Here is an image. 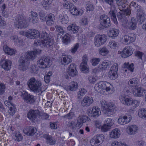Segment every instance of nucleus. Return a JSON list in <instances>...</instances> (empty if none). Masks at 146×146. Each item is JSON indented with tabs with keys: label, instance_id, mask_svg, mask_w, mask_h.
Listing matches in <instances>:
<instances>
[{
	"label": "nucleus",
	"instance_id": "obj_32",
	"mask_svg": "<svg viewBox=\"0 0 146 146\" xmlns=\"http://www.w3.org/2000/svg\"><path fill=\"white\" fill-rule=\"evenodd\" d=\"M78 84L75 82H72L69 86H66L65 89L67 91H75L78 88Z\"/></svg>",
	"mask_w": 146,
	"mask_h": 146
},
{
	"label": "nucleus",
	"instance_id": "obj_1",
	"mask_svg": "<svg viewBox=\"0 0 146 146\" xmlns=\"http://www.w3.org/2000/svg\"><path fill=\"white\" fill-rule=\"evenodd\" d=\"M117 5L119 7V9L120 11L117 14V18L121 22H123L124 21L126 22L127 19L126 16L130 15L131 11L130 9L127 8L126 9H123L126 7L127 2L126 0H115Z\"/></svg>",
	"mask_w": 146,
	"mask_h": 146
},
{
	"label": "nucleus",
	"instance_id": "obj_52",
	"mask_svg": "<svg viewBox=\"0 0 146 146\" xmlns=\"http://www.w3.org/2000/svg\"><path fill=\"white\" fill-rule=\"evenodd\" d=\"M118 70V65L117 63H114L113 64L110 68V72L117 73Z\"/></svg>",
	"mask_w": 146,
	"mask_h": 146
},
{
	"label": "nucleus",
	"instance_id": "obj_26",
	"mask_svg": "<svg viewBox=\"0 0 146 146\" xmlns=\"http://www.w3.org/2000/svg\"><path fill=\"white\" fill-rule=\"evenodd\" d=\"M119 32V31L117 29L112 28L109 30L108 35L112 38H115L118 36Z\"/></svg>",
	"mask_w": 146,
	"mask_h": 146
},
{
	"label": "nucleus",
	"instance_id": "obj_18",
	"mask_svg": "<svg viewBox=\"0 0 146 146\" xmlns=\"http://www.w3.org/2000/svg\"><path fill=\"white\" fill-rule=\"evenodd\" d=\"M131 119V116H128L126 115L121 116H120L118 120L119 124L121 125H125L128 123Z\"/></svg>",
	"mask_w": 146,
	"mask_h": 146
},
{
	"label": "nucleus",
	"instance_id": "obj_56",
	"mask_svg": "<svg viewBox=\"0 0 146 146\" xmlns=\"http://www.w3.org/2000/svg\"><path fill=\"white\" fill-rule=\"evenodd\" d=\"M90 143L93 146H96L99 143L97 138L95 136L91 139L90 141Z\"/></svg>",
	"mask_w": 146,
	"mask_h": 146
},
{
	"label": "nucleus",
	"instance_id": "obj_3",
	"mask_svg": "<svg viewBox=\"0 0 146 146\" xmlns=\"http://www.w3.org/2000/svg\"><path fill=\"white\" fill-rule=\"evenodd\" d=\"M100 103L102 108L106 115H109L110 114H113L116 112V106L114 104L106 102L104 100L101 101Z\"/></svg>",
	"mask_w": 146,
	"mask_h": 146
},
{
	"label": "nucleus",
	"instance_id": "obj_48",
	"mask_svg": "<svg viewBox=\"0 0 146 146\" xmlns=\"http://www.w3.org/2000/svg\"><path fill=\"white\" fill-rule=\"evenodd\" d=\"M124 64L125 68H127L131 72H133V71L134 68L133 67L134 65L133 63H132L129 64V62H125Z\"/></svg>",
	"mask_w": 146,
	"mask_h": 146
},
{
	"label": "nucleus",
	"instance_id": "obj_34",
	"mask_svg": "<svg viewBox=\"0 0 146 146\" xmlns=\"http://www.w3.org/2000/svg\"><path fill=\"white\" fill-rule=\"evenodd\" d=\"M59 19L62 24H67L68 21V18L66 14L61 13L59 16Z\"/></svg>",
	"mask_w": 146,
	"mask_h": 146
},
{
	"label": "nucleus",
	"instance_id": "obj_51",
	"mask_svg": "<svg viewBox=\"0 0 146 146\" xmlns=\"http://www.w3.org/2000/svg\"><path fill=\"white\" fill-rule=\"evenodd\" d=\"M27 59L25 57L21 56L19 59V65L27 63Z\"/></svg>",
	"mask_w": 146,
	"mask_h": 146
},
{
	"label": "nucleus",
	"instance_id": "obj_30",
	"mask_svg": "<svg viewBox=\"0 0 146 146\" xmlns=\"http://www.w3.org/2000/svg\"><path fill=\"white\" fill-rule=\"evenodd\" d=\"M53 44V40L50 38L46 40H42V47H46L51 48L52 47Z\"/></svg>",
	"mask_w": 146,
	"mask_h": 146
},
{
	"label": "nucleus",
	"instance_id": "obj_60",
	"mask_svg": "<svg viewBox=\"0 0 146 146\" xmlns=\"http://www.w3.org/2000/svg\"><path fill=\"white\" fill-rule=\"evenodd\" d=\"M42 40H39L36 39L34 41V43L33 45L34 47H36L38 45L42 47Z\"/></svg>",
	"mask_w": 146,
	"mask_h": 146
},
{
	"label": "nucleus",
	"instance_id": "obj_53",
	"mask_svg": "<svg viewBox=\"0 0 146 146\" xmlns=\"http://www.w3.org/2000/svg\"><path fill=\"white\" fill-rule=\"evenodd\" d=\"M86 90L84 88H81L80 89L79 91L78 92V98H80L81 96H83L85 94L86 92Z\"/></svg>",
	"mask_w": 146,
	"mask_h": 146
},
{
	"label": "nucleus",
	"instance_id": "obj_46",
	"mask_svg": "<svg viewBox=\"0 0 146 146\" xmlns=\"http://www.w3.org/2000/svg\"><path fill=\"white\" fill-rule=\"evenodd\" d=\"M109 45L111 48L115 49L118 46V43L114 40H112L110 41Z\"/></svg>",
	"mask_w": 146,
	"mask_h": 146
},
{
	"label": "nucleus",
	"instance_id": "obj_36",
	"mask_svg": "<svg viewBox=\"0 0 146 146\" xmlns=\"http://www.w3.org/2000/svg\"><path fill=\"white\" fill-rule=\"evenodd\" d=\"M139 82V80L138 78H134L129 80L128 82V85L130 87H134L137 86Z\"/></svg>",
	"mask_w": 146,
	"mask_h": 146
},
{
	"label": "nucleus",
	"instance_id": "obj_2",
	"mask_svg": "<svg viewBox=\"0 0 146 146\" xmlns=\"http://www.w3.org/2000/svg\"><path fill=\"white\" fill-rule=\"evenodd\" d=\"M30 90L34 92H39L40 90L42 83L39 80L34 77L30 78L27 83Z\"/></svg>",
	"mask_w": 146,
	"mask_h": 146
},
{
	"label": "nucleus",
	"instance_id": "obj_43",
	"mask_svg": "<svg viewBox=\"0 0 146 146\" xmlns=\"http://www.w3.org/2000/svg\"><path fill=\"white\" fill-rule=\"evenodd\" d=\"M110 65V62L109 61H106L102 62L101 64H100L99 65L102 71L106 70L107 67Z\"/></svg>",
	"mask_w": 146,
	"mask_h": 146
},
{
	"label": "nucleus",
	"instance_id": "obj_13",
	"mask_svg": "<svg viewBox=\"0 0 146 146\" xmlns=\"http://www.w3.org/2000/svg\"><path fill=\"white\" fill-rule=\"evenodd\" d=\"M146 15L142 8L137 9L136 18L138 22L141 24L146 19Z\"/></svg>",
	"mask_w": 146,
	"mask_h": 146
},
{
	"label": "nucleus",
	"instance_id": "obj_58",
	"mask_svg": "<svg viewBox=\"0 0 146 146\" xmlns=\"http://www.w3.org/2000/svg\"><path fill=\"white\" fill-rule=\"evenodd\" d=\"M64 2L63 3V5L64 7L66 8V9L70 8L73 5L69 1H64Z\"/></svg>",
	"mask_w": 146,
	"mask_h": 146
},
{
	"label": "nucleus",
	"instance_id": "obj_59",
	"mask_svg": "<svg viewBox=\"0 0 146 146\" xmlns=\"http://www.w3.org/2000/svg\"><path fill=\"white\" fill-rule=\"evenodd\" d=\"M100 61L99 58H93L92 60V64L93 66H96L98 64Z\"/></svg>",
	"mask_w": 146,
	"mask_h": 146
},
{
	"label": "nucleus",
	"instance_id": "obj_49",
	"mask_svg": "<svg viewBox=\"0 0 146 146\" xmlns=\"http://www.w3.org/2000/svg\"><path fill=\"white\" fill-rule=\"evenodd\" d=\"M62 39L63 43L66 44H67L70 42L69 35L68 34H65L63 37Z\"/></svg>",
	"mask_w": 146,
	"mask_h": 146
},
{
	"label": "nucleus",
	"instance_id": "obj_16",
	"mask_svg": "<svg viewBox=\"0 0 146 146\" xmlns=\"http://www.w3.org/2000/svg\"><path fill=\"white\" fill-rule=\"evenodd\" d=\"M133 52V48L131 47L127 46L123 50V54L122 58H125L131 56Z\"/></svg>",
	"mask_w": 146,
	"mask_h": 146
},
{
	"label": "nucleus",
	"instance_id": "obj_37",
	"mask_svg": "<svg viewBox=\"0 0 146 146\" xmlns=\"http://www.w3.org/2000/svg\"><path fill=\"white\" fill-rule=\"evenodd\" d=\"M120 131L118 128H115L111 131L110 134V137L113 138H118L120 136Z\"/></svg>",
	"mask_w": 146,
	"mask_h": 146
},
{
	"label": "nucleus",
	"instance_id": "obj_17",
	"mask_svg": "<svg viewBox=\"0 0 146 146\" xmlns=\"http://www.w3.org/2000/svg\"><path fill=\"white\" fill-rule=\"evenodd\" d=\"M88 117L86 115H83L79 116L78 118L77 123L76 124V126L77 128H80L82 125V123L88 120Z\"/></svg>",
	"mask_w": 146,
	"mask_h": 146
},
{
	"label": "nucleus",
	"instance_id": "obj_15",
	"mask_svg": "<svg viewBox=\"0 0 146 146\" xmlns=\"http://www.w3.org/2000/svg\"><path fill=\"white\" fill-rule=\"evenodd\" d=\"M0 65L5 71L9 70L11 68V62L9 60L3 59L0 62Z\"/></svg>",
	"mask_w": 146,
	"mask_h": 146
},
{
	"label": "nucleus",
	"instance_id": "obj_40",
	"mask_svg": "<svg viewBox=\"0 0 146 146\" xmlns=\"http://www.w3.org/2000/svg\"><path fill=\"white\" fill-rule=\"evenodd\" d=\"M80 68L83 73H87L89 72V68L87 64L81 63L80 65Z\"/></svg>",
	"mask_w": 146,
	"mask_h": 146
},
{
	"label": "nucleus",
	"instance_id": "obj_24",
	"mask_svg": "<svg viewBox=\"0 0 146 146\" xmlns=\"http://www.w3.org/2000/svg\"><path fill=\"white\" fill-rule=\"evenodd\" d=\"M93 102V100L92 97L85 96L82 102V105L83 107H87L89 106Z\"/></svg>",
	"mask_w": 146,
	"mask_h": 146
},
{
	"label": "nucleus",
	"instance_id": "obj_5",
	"mask_svg": "<svg viewBox=\"0 0 146 146\" xmlns=\"http://www.w3.org/2000/svg\"><path fill=\"white\" fill-rule=\"evenodd\" d=\"M14 24L15 27L17 28H25L28 26L27 22L22 15H19L16 17Z\"/></svg>",
	"mask_w": 146,
	"mask_h": 146
},
{
	"label": "nucleus",
	"instance_id": "obj_25",
	"mask_svg": "<svg viewBox=\"0 0 146 146\" xmlns=\"http://www.w3.org/2000/svg\"><path fill=\"white\" fill-rule=\"evenodd\" d=\"M41 52V50L39 49H36L33 51L28 52L27 57L33 60L36 57L37 54H40Z\"/></svg>",
	"mask_w": 146,
	"mask_h": 146
},
{
	"label": "nucleus",
	"instance_id": "obj_64",
	"mask_svg": "<svg viewBox=\"0 0 146 146\" xmlns=\"http://www.w3.org/2000/svg\"><path fill=\"white\" fill-rule=\"evenodd\" d=\"M5 88V84L0 82V95H1L4 93Z\"/></svg>",
	"mask_w": 146,
	"mask_h": 146
},
{
	"label": "nucleus",
	"instance_id": "obj_42",
	"mask_svg": "<svg viewBox=\"0 0 146 146\" xmlns=\"http://www.w3.org/2000/svg\"><path fill=\"white\" fill-rule=\"evenodd\" d=\"M14 135L15 137V140L18 141H21L23 139V136L21 135L20 132L18 131H15Z\"/></svg>",
	"mask_w": 146,
	"mask_h": 146
},
{
	"label": "nucleus",
	"instance_id": "obj_29",
	"mask_svg": "<svg viewBox=\"0 0 146 146\" xmlns=\"http://www.w3.org/2000/svg\"><path fill=\"white\" fill-rule=\"evenodd\" d=\"M43 137L46 139V142L50 145H54L56 143V140L55 138L48 134H44Z\"/></svg>",
	"mask_w": 146,
	"mask_h": 146
},
{
	"label": "nucleus",
	"instance_id": "obj_22",
	"mask_svg": "<svg viewBox=\"0 0 146 146\" xmlns=\"http://www.w3.org/2000/svg\"><path fill=\"white\" fill-rule=\"evenodd\" d=\"M68 74L69 76L74 77L76 76L78 74V72L76 69V66L75 64H72L68 67Z\"/></svg>",
	"mask_w": 146,
	"mask_h": 146
},
{
	"label": "nucleus",
	"instance_id": "obj_62",
	"mask_svg": "<svg viewBox=\"0 0 146 146\" xmlns=\"http://www.w3.org/2000/svg\"><path fill=\"white\" fill-rule=\"evenodd\" d=\"M111 128L105 124L101 127V129L102 131L103 132H106L109 130Z\"/></svg>",
	"mask_w": 146,
	"mask_h": 146
},
{
	"label": "nucleus",
	"instance_id": "obj_50",
	"mask_svg": "<svg viewBox=\"0 0 146 146\" xmlns=\"http://www.w3.org/2000/svg\"><path fill=\"white\" fill-rule=\"evenodd\" d=\"M39 15L40 19L42 22L45 21H46V16H45V14L43 11H40L39 13Z\"/></svg>",
	"mask_w": 146,
	"mask_h": 146
},
{
	"label": "nucleus",
	"instance_id": "obj_10",
	"mask_svg": "<svg viewBox=\"0 0 146 146\" xmlns=\"http://www.w3.org/2000/svg\"><path fill=\"white\" fill-rule=\"evenodd\" d=\"M21 97L28 104L33 105L35 103V99L34 96L28 94L25 91H23L22 92Z\"/></svg>",
	"mask_w": 146,
	"mask_h": 146
},
{
	"label": "nucleus",
	"instance_id": "obj_39",
	"mask_svg": "<svg viewBox=\"0 0 146 146\" xmlns=\"http://www.w3.org/2000/svg\"><path fill=\"white\" fill-rule=\"evenodd\" d=\"M128 28L130 29L134 30L137 27L136 22L134 18H132L131 19V22L128 23Z\"/></svg>",
	"mask_w": 146,
	"mask_h": 146
},
{
	"label": "nucleus",
	"instance_id": "obj_38",
	"mask_svg": "<svg viewBox=\"0 0 146 146\" xmlns=\"http://www.w3.org/2000/svg\"><path fill=\"white\" fill-rule=\"evenodd\" d=\"M100 109L98 107H94L92 110L91 113L93 117H98L101 114Z\"/></svg>",
	"mask_w": 146,
	"mask_h": 146
},
{
	"label": "nucleus",
	"instance_id": "obj_20",
	"mask_svg": "<svg viewBox=\"0 0 146 146\" xmlns=\"http://www.w3.org/2000/svg\"><path fill=\"white\" fill-rule=\"evenodd\" d=\"M127 133L130 135H133L137 133L138 131V128L135 125H131L128 126L127 128Z\"/></svg>",
	"mask_w": 146,
	"mask_h": 146
},
{
	"label": "nucleus",
	"instance_id": "obj_63",
	"mask_svg": "<svg viewBox=\"0 0 146 146\" xmlns=\"http://www.w3.org/2000/svg\"><path fill=\"white\" fill-rule=\"evenodd\" d=\"M67 125L68 127L71 129H75L76 128H77L76 126V124H75V122L74 121H69Z\"/></svg>",
	"mask_w": 146,
	"mask_h": 146
},
{
	"label": "nucleus",
	"instance_id": "obj_27",
	"mask_svg": "<svg viewBox=\"0 0 146 146\" xmlns=\"http://www.w3.org/2000/svg\"><path fill=\"white\" fill-rule=\"evenodd\" d=\"M46 23L48 26H51L54 23V21L55 19L54 15L52 13H50L46 16Z\"/></svg>",
	"mask_w": 146,
	"mask_h": 146
},
{
	"label": "nucleus",
	"instance_id": "obj_61",
	"mask_svg": "<svg viewBox=\"0 0 146 146\" xmlns=\"http://www.w3.org/2000/svg\"><path fill=\"white\" fill-rule=\"evenodd\" d=\"M112 146H127L125 144L122 143L121 142L115 141L111 143Z\"/></svg>",
	"mask_w": 146,
	"mask_h": 146
},
{
	"label": "nucleus",
	"instance_id": "obj_8",
	"mask_svg": "<svg viewBox=\"0 0 146 146\" xmlns=\"http://www.w3.org/2000/svg\"><path fill=\"white\" fill-rule=\"evenodd\" d=\"M100 28L101 29L109 27L111 25L110 19L106 15H103L100 17Z\"/></svg>",
	"mask_w": 146,
	"mask_h": 146
},
{
	"label": "nucleus",
	"instance_id": "obj_4",
	"mask_svg": "<svg viewBox=\"0 0 146 146\" xmlns=\"http://www.w3.org/2000/svg\"><path fill=\"white\" fill-rule=\"evenodd\" d=\"M113 88V86L107 82H100L96 83L94 86L96 91L98 93H102L103 90L107 92L109 91Z\"/></svg>",
	"mask_w": 146,
	"mask_h": 146
},
{
	"label": "nucleus",
	"instance_id": "obj_44",
	"mask_svg": "<svg viewBox=\"0 0 146 146\" xmlns=\"http://www.w3.org/2000/svg\"><path fill=\"white\" fill-rule=\"evenodd\" d=\"M109 52V51L106 47H104L99 50V53L102 56L107 55Z\"/></svg>",
	"mask_w": 146,
	"mask_h": 146
},
{
	"label": "nucleus",
	"instance_id": "obj_23",
	"mask_svg": "<svg viewBox=\"0 0 146 146\" xmlns=\"http://www.w3.org/2000/svg\"><path fill=\"white\" fill-rule=\"evenodd\" d=\"M36 130L35 128L33 127H29L25 128L23 129V132L26 135L32 136L36 133Z\"/></svg>",
	"mask_w": 146,
	"mask_h": 146
},
{
	"label": "nucleus",
	"instance_id": "obj_6",
	"mask_svg": "<svg viewBox=\"0 0 146 146\" xmlns=\"http://www.w3.org/2000/svg\"><path fill=\"white\" fill-rule=\"evenodd\" d=\"M37 64L39 68H45L49 67L51 65L50 60L48 56H42L38 58Z\"/></svg>",
	"mask_w": 146,
	"mask_h": 146
},
{
	"label": "nucleus",
	"instance_id": "obj_57",
	"mask_svg": "<svg viewBox=\"0 0 146 146\" xmlns=\"http://www.w3.org/2000/svg\"><path fill=\"white\" fill-rule=\"evenodd\" d=\"M109 73H110L109 77L111 79L115 80L118 77L117 73L110 72Z\"/></svg>",
	"mask_w": 146,
	"mask_h": 146
},
{
	"label": "nucleus",
	"instance_id": "obj_41",
	"mask_svg": "<svg viewBox=\"0 0 146 146\" xmlns=\"http://www.w3.org/2000/svg\"><path fill=\"white\" fill-rule=\"evenodd\" d=\"M138 115L139 117L146 119V109L142 108L140 109L138 112Z\"/></svg>",
	"mask_w": 146,
	"mask_h": 146
},
{
	"label": "nucleus",
	"instance_id": "obj_54",
	"mask_svg": "<svg viewBox=\"0 0 146 146\" xmlns=\"http://www.w3.org/2000/svg\"><path fill=\"white\" fill-rule=\"evenodd\" d=\"M95 136L99 143H102L104 140V137L103 134L97 135Z\"/></svg>",
	"mask_w": 146,
	"mask_h": 146
},
{
	"label": "nucleus",
	"instance_id": "obj_21",
	"mask_svg": "<svg viewBox=\"0 0 146 146\" xmlns=\"http://www.w3.org/2000/svg\"><path fill=\"white\" fill-rule=\"evenodd\" d=\"M146 93V90L143 88L139 87L137 88L133 92L134 96L136 97H142Z\"/></svg>",
	"mask_w": 146,
	"mask_h": 146
},
{
	"label": "nucleus",
	"instance_id": "obj_9",
	"mask_svg": "<svg viewBox=\"0 0 146 146\" xmlns=\"http://www.w3.org/2000/svg\"><path fill=\"white\" fill-rule=\"evenodd\" d=\"M119 100L121 102L125 105L129 106L133 103H136L137 106L139 105L137 101H133L130 97L125 94L120 95L119 96Z\"/></svg>",
	"mask_w": 146,
	"mask_h": 146
},
{
	"label": "nucleus",
	"instance_id": "obj_19",
	"mask_svg": "<svg viewBox=\"0 0 146 146\" xmlns=\"http://www.w3.org/2000/svg\"><path fill=\"white\" fill-rule=\"evenodd\" d=\"M60 64L65 65L68 64L72 61V58L71 56L68 55H62L61 57Z\"/></svg>",
	"mask_w": 146,
	"mask_h": 146
},
{
	"label": "nucleus",
	"instance_id": "obj_28",
	"mask_svg": "<svg viewBox=\"0 0 146 146\" xmlns=\"http://www.w3.org/2000/svg\"><path fill=\"white\" fill-rule=\"evenodd\" d=\"M70 13L74 15H81L83 12L82 10L77 9L76 7L73 5L70 8Z\"/></svg>",
	"mask_w": 146,
	"mask_h": 146
},
{
	"label": "nucleus",
	"instance_id": "obj_12",
	"mask_svg": "<svg viewBox=\"0 0 146 146\" xmlns=\"http://www.w3.org/2000/svg\"><path fill=\"white\" fill-rule=\"evenodd\" d=\"M40 115V112L39 110H31L28 112L27 117L33 122H35L37 118Z\"/></svg>",
	"mask_w": 146,
	"mask_h": 146
},
{
	"label": "nucleus",
	"instance_id": "obj_55",
	"mask_svg": "<svg viewBox=\"0 0 146 146\" xmlns=\"http://www.w3.org/2000/svg\"><path fill=\"white\" fill-rule=\"evenodd\" d=\"M74 113L70 111L68 113L65 115L63 116L62 117L65 118L70 119H72L74 117Z\"/></svg>",
	"mask_w": 146,
	"mask_h": 146
},
{
	"label": "nucleus",
	"instance_id": "obj_31",
	"mask_svg": "<svg viewBox=\"0 0 146 146\" xmlns=\"http://www.w3.org/2000/svg\"><path fill=\"white\" fill-rule=\"evenodd\" d=\"M135 40V35L133 36L127 35H125L124 36V41L127 44L134 42Z\"/></svg>",
	"mask_w": 146,
	"mask_h": 146
},
{
	"label": "nucleus",
	"instance_id": "obj_7",
	"mask_svg": "<svg viewBox=\"0 0 146 146\" xmlns=\"http://www.w3.org/2000/svg\"><path fill=\"white\" fill-rule=\"evenodd\" d=\"M107 3L111 5V10L109 12V16L111 17L114 23L115 24L117 23L115 13H117V11L116 7L115 5L113 4V0H104Z\"/></svg>",
	"mask_w": 146,
	"mask_h": 146
},
{
	"label": "nucleus",
	"instance_id": "obj_11",
	"mask_svg": "<svg viewBox=\"0 0 146 146\" xmlns=\"http://www.w3.org/2000/svg\"><path fill=\"white\" fill-rule=\"evenodd\" d=\"M107 36L104 34L97 35L94 38V44L97 47H99L105 43L107 40Z\"/></svg>",
	"mask_w": 146,
	"mask_h": 146
},
{
	"label": "nucleus",
	"instance_id": "obj_14",
	"mask_svg": "<svg viewBox=\"0 0 146 146\" xmlns=\"http://www.w3.org/2000/svg\"><path fill=\"white\" fill-rule=\"evenodd\" d=\"M26 36L30 39H35L40 36V33L37 30L33 29H31L29 31L27 32Z\"/></svg>",
	"mask_w": 146,
	"mask_h": 146
},
{
	"label": "nucleus",
	"instance_id": "obj_47",
	"mask_svg": "<svg viewBox=\"0 0 146 146\" xmlns=\"http://www.w3.org/2000/svg\"><path fill=\"white\" fill-rule=\"evenodd\" d=\"M29 64L28 63L19 66L18 68L20 70L25 71L29 69Z\"/></svg>",
	"mask_w": 146,
	"mask_h": 146
},
{
	"label": "nucleus",
	"instance_id": "obj_33",
	"mask_svg": "<svg viewBox=\"0 0 146 146\" xmlns=\"http://www.w3.org/2000/svg\"><path fill=\"white\" fill-rule=\"evenodd\" d=\"M3 50L5 53L10 55H13L16 52L15 50L11 48L7 45H4L3 46Z\"/></svg>",
	"mask_w": 146,
	"mask_h": 146
},
{
	"label": "nucleus",
	"instance_id": "obj_45",
	"mask_svg": "<svg viewBox=\"0 0 146 146\" xmlns=\"http://www.w3.org/2000/svg\"><path fill=\"white\" fill-rule=\"evenodd\" d=\"M114 123V120L110 118H108L106 119L104 124L109 126L111 128V127L113 125Z\"/></svg>",
	"mask_w": 146,
	"mask_h": 146
},
{
	"label": "nucleus",
	"instance_id": "obj_35",
	"mask_svg": "<svg viewBox=\"0 0 146 146\" xmlns=\"http://www.w3.org/2000/svg\"><path fill=\"white\" fill-rule=\"evenodd\" d=\"M67 29L68 30L72 32L73 33H76L79 30V27L76 24H72L69 26Z\"/></svg>",
	"mask_w": 146,
	"mask_h": 146
}]
</instances>
